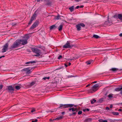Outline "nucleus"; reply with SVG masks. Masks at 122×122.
<instances>
[{"mask_svg": "<svg viewBox=\"0 0 122 122\" xmlns=\"http://www.w3.org/2000/svg\"><path fill=\"white\" fill-rule=\"evenodd\" d=\"M117 15H114V16H113V17L114 18H116V17H117Z\"/></svg>", "mask_w": 122, "mask_h": 122, "instance_id": "nucleus-44", "label": "nucleus"}, {"mask_svg": "<svg viewBox=\"0 0 122 122\" xmlns=\"http://www.w3.org/2000/svg\"><path fill=\"white\" fill-rule=\"evenodd\" d=\"M69 110L70 111L71 110L72 112H74L75 111L76 112L77 111V109L76 108H69Z\"/></svg>", "mask_w": 122, "mask_h": 122, "instance_id": "nucleus-13", "label": "nucleus"}, {"mask_svg": "<svg viewBox=\"0 0 122 122\" xmlns=\"http://www.w3.org/2000/svg\"><path fill=\"white\" fill-rule=\"evenodd\" d=\"M50 78V77H44L43 78V79L44 80H46V79H49Z\"/></svg>", "mask_w": 122, "mask_h": 122, "instance_id": "nucleus-32", "label": "nucleus"}, {"mask_svg": "<svg viewBox=\"0 0 122 122\" xmlns=\"http://www.w3.org/2000/svg\"><path fill=\"white\" fill-rule=\"evenodd\" d=\"M91 61H86V64L87 65H89L91 63Z\"/></svg>", "mask_w": 122, "mask_h": 122, "instance_id": "nucleus-31", "label": "nucleus"}, {"mask_svg": "<svg viewBox=\"0 0 122 122\" xmlns=\"http://www.w3.org/2000/svg\"><path fill=\"white\" fill-rule=\"evenodd\" d=\"M60 17V16H59L58 15L57 16H56L55 18L56 19H59Z\"/></svg>", "mask_w": 122, "mask_h": 122, "instance_id": "nucleus-35", "label": "nucleus"}, {"mask_svg": "<svg viewBox=\"0 0 122 122\" xmlns=\"http://www.w3.org/2000/svg\"><path fill=\"white\" fill-rule=\"evenodd\" d=\"M65 113V112H62V113H61V114L63 115Z\"/></svg>", "mask_w": 122, "mask_h": 122, "instance_id": "nucleus-52", "label": "nucleus"}, {"mask_svg": "<svg viewBox=\"0 0 122 122\" xmlns=\"http://www.w3.org/2000/svg\"><path fill=\"white\" fill-rule=\"evenodd\" d=\"M110 70L115 72L118 70V69L116 68H112Z\"/></svg>", "mask_w": 122, "mask_h": 122, "instance_id": "nucleus-16", "label": "nucleus"}, {"mask_svg": "<svg viewBox=\"0 0 122 122\" xmlns=\"http://www.w3.org/2000/svg\"><path fill=\"white\" fill-rule=\"evenodd\" d=\"M75 1L77 2H78L80 1L81 0H75Z\"/></svg>", "mask_w": 122, "mask_h": 122, "instance_id": "nucleus-53", "label": "nucleus"}, {"mask_svg": "<svg viewBox=\"0 0 122 122\" xmlns=\"http://www.w3.org/2000/svg\"><path fill=\"white\" fill-rule=\"evenodd\" d=\"M76 112H74L71 115H70L71 116V115H75L76 114Z\"/></svg>", "mask_w": 122, "mask_h": 122, "instance_id": "nucleus-41", "label": "nucleus"}, {"mask_svg": "<svg viewBox=\"0 0 122 122\" xmlns=\"http://www.w3.org/2000/svg\"><path fill=\"white\" fill-rule=\"evenodd\" d=\"M5 56H0V59L2 57H5Z\"/></svg>", "mask_w": 122, "mask_h": 122, "instance_id": "nucleus-50", "label": "nucleus"}, {"mask_svg": "<svg viewBox=\"0 0 122 122\" xmlns=\"http://www.w3.org/2000/svg\"><path fill=\"white\" fill-rule=\"evenodd\" d=\"M8 89L10 92H11L14 91L13 87L12 86H10L8 87Z\"/></svg>", "mask_w": 122, "mask_h": 122, "instance_id": "nucleus-12", "label": "nucleus"}, {"mask_svg": "<svg viewBox=\"0 0 122 122\" xmlns=\"http://www.w3.org/2000/svg\"><path fill=\"white\" fill-rule=\"evenodd\" d=\"M35 109H33L31 111V112H35Z\"/></svg>", "mask_w": 122, "mask_h": 122, "instance_id": "nucleus-40", "label": "nucleus"}, {"mask_svg": "<svg viewBox=\"0 0 122 122\" xmlns=\"http://www.w3.org/2000/svg\"><path fill=\"white\" fill-rule=\"evenodd\" d=\"M62 56L61 55H60L58 57V59H60L61 58H62Z\"/></svg>", "mask_w": 122, "mask_h": 122, "instance_id": "nucleus-37", "label": "nucleus"}, {"mask_svg": "<svg viewBox=\"0 0 122 122\" xmlns=\"http://www.w3.org/2000/svg\"><path fill=\"white\" fill-rule=\"evenodd\" d=\"M73 76H69V77H73Z\"/></svg>", "mask_w": 122, "mask_h": 122, "instance_id": "nucleus-59", "label": "nucleus"}, {"mask_svg": "<svg viewBox=\"0 0 122 122\" xmlns=\"http://www.w3.org/2000/svg\"><path fill=\"white\" fill-rule=\"evenodd\" d=\"M65 66L66 67L67 66V65L66 64H65Z\"/></svg>", "mask_w": 122, "mask_h": 122, "instance_id": "nucleus-55", "label": "nucleus"}, {"mask_svg": "<svg viewBox=\"0 0 122 122\" xmlns=\"http://www.w3.org/2000/svg\"><path fill=\"white\" fill-rule=\"evenodd\" d=\"M63 26V25H61L58 28V30L59 31H61L62 30Z\"/></svg>", "mask_w": 122, "mask_h": 122, "instance_id": "nucleus-18", "label": "nucleus"}, {"mask_svg": "<svg viewBox=\"0 0 122 122\" xmlns=\"http://www.w3.org/2000/svg\"><path fill=\"white\" fill-rule=\"evenodd\" d=\"M93 37L96 38H98L99 37L97 35H94L93 36Z\"/></svg>", "mask_w": 122, "mask_h": 122, "instance_id": "nucleus-29", "label": "nucleus"}, {"mask_svg": "<svg viewBox=\"0 0 122 122\" xmlns=\"http://www.w3.org/2000/svg\"><path fill=\"white\" fill-rule=\"evenodd\" d=\"M63 117L62 116H60L59 117H58L55 119V120H60L61 119H62Z\"/></svg>", "mask_w": 122, "mask_h": 122, "instance_id": "nucleus-24", "label": "nucleus"}, {"mask_svg": "<svg viewBox=\"0 0 122 122\" xmlns=\"http://www.w3.org/2000/svg\"><path fill=\"white\" fill-rule=\"evenodd\" d=\"M118 18L120 20H122V15L121 14H119L118 15Z\"/></svg>", "mask_w": 122, "mask_h": 122, "instance_id": "nucleus-19", "label": "nucleus"}, {"mask_svg": "<svg viewBox=\"0 0 122 122\" xmlns=\"http://www.w3.org/2000/svg\"><path fill=\"white\" fill-rule=\"evenodd\" d=\"M103 101V99H101L99 100L98 101L99 103H101Z\"/></svg>", "mask_w": 122, "mask_h": 122, "instance_id": "nucleus-33", "label": "nucleus"}, {"mask_svg": "<svg viewBox=\"0 0 122 122\" xmlns=\"http://www.w3.org/2000/svg\"><path fill=\"white\" fill-rule=\"evenodd\" d=\"M120 94L122 95V87H121V90Z\"/></svg>", "mask_w": 122, "mask_h": 122, "instance_id": "nucleus-43", "label": "nucleus"}, {"mask_svg": "<svg viewBox=\"0 0 122 122\" xmlns=\"http://www.w3.org/2000/svg\"><path fill=\"white\" fill-rule=\"evenodd\" d=\"M83 6H81L80 7L81 8H83Z\"/></svg>", "mask_w": 122, "mask_h": 122, "instance_id": "nucleus-56", "label": "nucleus"}, {"mask_svg": "<svg viewBox=\"0 0 122 122\" xmlns=\"http://www.w3.org/2000/svg\"><path fill=\"white\" fill-rule=\"evenodd\" d=\"M8 43H6L3 46V48L2 49V52L4 53L6 52L8 50Z\"/></svg>", "mask_w": 122, "mask_h": 122, "instance_id": "nucleus-8", "label": "nucleus"}, {"mask_svg": "<svg viewBox=\"0 0 122 122\" xmlns=\"http://www.w3.org/2000/svg\"><path fill=\"white\" fill-rule=\"evenodd\" d=\"M90 84H88L86 86V87H87L88 86H90Z\"/></svg>", "mask_w": 122, "mask_h": 122, "instance_id": "nucleus-48", "label": "nucleus"}, {"mask_svg": "<svg viewBox=\"0 0 122 122\" xmlns=\"http://www.w3.org/2000/svg\"><path fill=\"white\" fill-rule=\"evenodd\" d=\"M99 122H107V121L106 120H104L102 119H100L98 120Z\"/></svg>", "mask_w": 122, "mask_h": 122, "instance_id": "nucleus-23", "label": "nucleus"}, {"mask_svg": "<svg viewBox=\"0 0 122 122\" xmlns=\"http://www.w3.org/2000/svg\"><path fill=\"white\" fill-rule=\"evenodd\" d=\"M96 102V100L93 99L91 101V104H93Z\"/></svg>", "mask_w": 122, "mask_h": 122, "instance_id": "nucleus-28", "label": "nucleus"}, {"mask_svg": "<svg viewBox=\"0 0 122 122\" xmlns=\"http://www.w3.org/2000/svg\"><path fill=\"white\" fill-rule=\"evenodd\" d=\"M112 113L114 115H118L119 114V113L117 112H113Z\"/></svg>", "mask_w": 122, "mask_h": 122, "instance_id": "nucleus-25", "label": "nucleus"}, {"mask_svg": "<svg viewBox=\"0 0 122 122\" xmlns=\"http://www.w3.org/2000/svg\"><path fill=\"white\" fill-rule=\"evenodd\" d=\"M49 120L51 121H52V120L51 119H50Z\"/></svg>", "mask_w": 122, "mask_h": 122, "instance_id": "nucleus-60", "label": "nucleus"}, {"mask_svg": "<svg viewBox=\"0 0 122 122\" xmlns=\"http://www.w3.org/2000/svg\"><path fill=\"white\" fill-rule=\"evenodd\" d=\"M71 63H69L68 64V65L69 66H70L71 65Z\"/></svg>", "mask_w": 122, "mask_h": 122, "instance_id": "nucleus-57", "label": "nucleus"}, {"mask_svg": "<svg viewBox=\"0 0 122 122\" xmlns=\"http://www.w3.org/2000/svg\"><path fill=\"white\" fill-rule=\"evenodd\" d=\"M37 120L36 119L34 121H32V122H37Z\"/></svg>", "mask_w": 122, "mask_h": 122, "instance_id": "nucleus-39", "label": "nucleus"}, {"mask_svg": "<svg viewBox=\"0 0 122 122\" xmlns=\"http://www.w3.org/2000/svg\"><path fill=\"white\" fill-rule=\"evenodd\" d=\"M74 59H75V58L74 57H73V59H70V60L71 61V60H73Z\"/></svg>", "mask_w": 122, "mask_h": 122, "instance_id": "nucleus-58", "label": "nucleus"}, {"mask_svg": "<svg viewBox=\"0 0 122 122\" xmlns=\"http://www.w3.org/2000/svg\"><path fill=\"white\" fill-rule=\"evenodd\" d=\"M29 68H24L21 70V71H26L27 73H30V70Z\"/></svg>", "mask_w": 122, "mask_h": 122, "instance_id": "nucleus-11", "label": "nucleus"}, {"mask_svg": "<svg viewBox=\"0 0 122 122\" xmlns=\"http://www.w3.org/2000/svg\"><path fill=\"white\" fill-rule=\"evenodd\" d=\"M97 82V81H95L93 82H92V83H96Z\"/></svg>", "mask_w": 122, "mask_h": 122, "instance_id": "nucleus-54", "label": "nucleus"}, {"mask_svg": "<svg viewBox=\"0 0 122 122\" xmlns=\"http://www.w3.org/2000/svg\"><path fill=\"white\" fill-rule=\"evenodd\" d=\"M75 106V107H76V106Z\"/></svg>", "mask_w": 122, "mask_h": 122, "instance_id": "nucleus-62", "label": "nucleus"}, {"mask_svg": "<svg viewBox=\"0 0 122 122\" xmlns=\"http://www.w3.org/2000/svg\"><path fill=\"white\" fill-rule=\"evenodd\" d=\"M32 51L35 53L36 55L35 56H39L41 54V51L39 49L37 48H32Z\"/></svg>", "mask_w": 122, "mask_h": 122, "instance_id": "nucleus-4", "label": "nucleus"}, {"mask_svg": "<svg viewBox=\"0 0 122 122\" xmlns=\"http://www.w3.org/2000/svg\"><path fill=\"white\" fill-rule=\"evenodd\" d=\"M112 24V22L108 20L107 21H105L104 23L103 26H106L107 25H110Z\"/></svg>", "mask_w": 122, "mask_h": 122, "instance_id": "nucleus-9", "label": "nucleus"}, {"mask_svg": "<svg viewBox=\"0 0 122 122\" xmlns=\"http://www.w3.org/2000/svg\"><path fill=\"white\" fill-rule=\"evenodd\" d=\"M74 6H72L69 8V9L70 10L71 12H72L74 10Z\"/></svg>", "mask_w": 122, "mask_h": 122, "instance_id": "nucleus-20", "label": "nucleus"}, {"mask_svg": "<svg viewBox=\"0 0 122 122\" xmlns=\"http://www.w3.org/2000/svg\"><path fill=\"white\" fill-rule=\"evenodd\" d=\"M119 36H121V37H122V33H121V34H120V35H119Z\"/></svg>", "mask_w": 122, "mask_h": 122, "instance_id": "nucleus-51", "label": "nucleus"}, {"mask_svg": "<svg viewBox=\"0 0 122 122\" xmlns=\"http://www.w3.org/2000/svg\"><path fill=\"white\" fill-rule=\"evenodd\" d=\"M37 1H38V0H37Z\"/></svg>", "mask_w": 122, "mask_h": 122, "instance_id": "nucleus-63", "label": "nucleus"}, {"mask_svg": "<svg viewBox=\"0 0 122 122\" xmlns=\"http://www.w3.org/2000/svg\"><path fill=\"white\" fill-rule=\"evenodd\" d=\"M112 107H113L112 105H111L110 106V108H111Z\"/></svg>", "mask_w": 122, "mask_h": 122, "instance_id": "nucleus-47", "label": "nucleus"}, {"mask_svg": "<svg viewBox=\"0 0 122 122\" xmlns=\"http://www.w3.org/2000/svg\"><path fill=\"white\" fill-rule=\"evenodd\" d=\"M55 25H53L50 27V29L51 30H52L54 28H55Z\"/></svg>", "mask_w": 122, "mask_h": 122, "instance_id": "nucleus-22", "label": "nucleus"}, {"mask_svg": "<svg viewBox=\"0 0 122 122\" xmlns=\"http://www.w3.org/2000/svg\"><path fill=\"white\" fill-rule=\"evenodd\" d=\"M20 45V43L18 40H17L15 41L13 44L11 46L10 49L15 48L17 47Z\"/></svg>", "mask_w": 122, "mask_h": 122, "instance_id": "nucleus-5", "label": "nucleus"}, {"mask_svg": "<svg viewBox=\"0 0 122 122\" xmlns=\"http://www.w3.org/2000/svg\"><path fill=\"white\" fill-rule=\"evenodd\" d=\"M113 94H111L108 95V97L109 98H111L113 97Z\"/></svg>", "mask_w": 122, "mask_h": 122, "instance_id": "nucleus-27", "label": "nucleus"}, {"mask_svg": "<svg viewBox=\"0 0 122 122\" xmlns=\"http://www.w3.org/2000/svg\"><path fill=\"white\" fill-rule=\"evenodd\" d=\"M3 87L1 85H0V89H1Z\"/></svg>", "mask_w": 122, "mask_h": 122, "instance_id": "nucleus-42", "label": "nucleus"}, {"mask_svg": "<svg viewBox=\"0 0 122 122\" xmlns=\"http://www.w3.org/2000/svg\"><path fill=\"white\" fill-rule=\"evenodd\" d=\"M89 109L88 108L84 109L83 110V111L84 112H85L86 111H89Z\"/></svg>", "mask_w": 122, "mask_h": 122, "instance_id": "nucleus-36", "label": "nucleus"}, {"mask_svg": "<svg viewBox=\"0 0 122 122\" xmlns=\"http://www.w3.org/2000/svg\"><path fill=\"white\" fill-rule=\"evenodd\" d=\"M21 88V86H15V88L17 90H19Z\"/></svg>", "mask_w": 122, "mask_h": 122, "instance_id": "nucleus-26", "label": "nucleus"}, {"mask_svg": "<svg viewBox=\"0 0 122 122\" xmlns=\"http://www.w3.org/2000/svg\"><path fill=\"white\" fill-rule=\"evenodd\" d=\"M82 113V112L81 111H79L78 113V114L79 115L81 114Z\"/></svg>", "mask_w": 122, "mask_h": 122, "instance_id": "nucleus-38", "label": "nucleus"}, {"mask_svg": "<svg viewBox=\"0 0 122 122\" xmlns=\"http://www.w3.org/2000/svg\"><path fill=\"white\" fill-rule=\"evenodd\" d=\"M99 85L97 84H96L93 86L92 88V89L88 91L89 93H92L97 91L98 89Z\"/></svg>", "mask_w": 122, "mask_h": 122, "instance_id": "nucleus-3", "label": "nucleus"}, {"mask_svg": "<svg viewBox=\"0 0 122 122\" xmlns=\"http://www.w3.org/2000/svg\"><path fill=\"white\" fill-rule=\"evenodd\" d=\"M39 24V22L38 21H36L33 25L31 26V27H30V29H34Z\"/></svg>", "mask_w": 122, "mask_h": 122, "instance_id": "nucleus-10", "label": "nucleus"}, {"mask_svg": "<svg viewBox=\"0 0 122 122\" xmlns=\"http://www.w3.org/2000/svg\"><path fill=\"white\" fill-rule=\"evenodd\" d=\"M35 84V82H32L30 83V86H31L34 85Z\"/></svg>", "mask_w": 122, "mask_h": 122, "instance_id": "nucleus-30", "label": "nucleus"}, {"mask_svg": "<svg viewBox=\"0 0 122 122\" xmlns=\"http://www.w3.org/2000/svg\"><path fill=\"white\" fill-rule=\"evenodd\" d=\"M73 106L72 104H61L60 105V107L58 108L59 109H64L68 107H71Z\"/></svg>", "mask_w": 122, "mask_h": 122, "instance_id": "nucleus-1", "label": "nucleus"}, {"mask_svg": "<svg viewBox=\"0 0 122 122\" xmlns=\"http://www.w3.org/2000/svg\"><path fill=\"white\" fill-rule=\"evenodd\" d=\"M121 88H116L115 89V91L117 92H118L120 91H121Z\"/></svg>", "mask_w": 122, "mask_h": 122, "instance_id": "nucleus-21", "label": "nucleus"}, {"mask_svg": "<svg viewBox=\"0 0 122 122\" xmlns=\"http://www.w3.org/2000/svg\"><path fill=\"white\" fill-rule=\"evenodd\" d=\"M36 62V61H29V62H28L25 63L26 64H33V63H35Z\"/></svg>", "mask_w": 122, "mask_h": 122, "instance_id": "nucleus-17", "label": "nucleus"}, {"mask_svg": "<svg viewBox=\"0 0 122 122\" xmlns=\"http://www.w3.org/2000/svg\"><path fill=\"white\" fill-rule=\"evenodd\" d=\"M92 120V119L90 118H88L85 120V121L86 122H89L91 121Z\"/></svg>", "mask_w": 122, "mask_h": 122, "instance_id": "nucleus-14", "label": "nucleus"}, {"mask_svg": "<svg viewBox=\"0 0 122 122\" xmlns=\"http://www.w3.org/2000/svg\"><path fill=\"white\" fill-rule=\"evenodd\" d=\"M36 13H34L32 17L31 18V19H33V20L35 19L36 17Z\"/></svg>", "mask_w": 122, "mask_h": 122, "instance_id": "nucleus-15", "label": "nucleus"}, {"mask_svg": "<svg viewBox=\"0 0 122 122\" xmlns=\"http://www.w3.org/2000/svg\"><path fill=\"white\" fill-rule=\"evenodd\" d=\"M85 25L83 23L79 24L77 25L76 26L77 30L78 31H80L81 30V26L82 27H84Z\"/></svg>", "mask_w": 122, "mask_h": 122, "instance_id": "nucleus-6", "label": "nucleus"}, {"mask_svg": "<svg viewBox=\"0 0 122 122\" xmlns=\"http://www.w3.org/2000/svg\"><path fill=\"white\" fill-rule=\"evenodd\" d=\"M74 46V45H70L69 42L67 41L66 43L63 46V47L65 48H71Z\"/></svg>", "mask_w": 122, "mask_h": 122, "instance_id": "nucleus-7", "label": "nucleus"}, {"mask_svg": "<svg viewBox=\"0 0 122 122\" xmlns=\"http://www.w3.org/2000/svg\"><path fill=\"white\" fill-rule=\"evenodd\" d=\"M29 38V36L27 35H26L24 37V39L18 40L19 42L20 43V44H21L22 45H24L27 44V40Z\"/></svg>", "mask_w": 122, "mask_h": 122, "instance_id": "nucleus-2", "label": "nucleus"}, {"mask_svg": "<svg viewBox=\"0 0 122 122\" xmlns=\"http://www.w3.org/2000/svg\"><path fill=\"white\" fill-rule=\"evenodd\" d=\"M33 20V19H31L30 20L29 22V23H28V24L30 25V24L32 23V21Z\"/></svg>", "mask_w": 122, "mask_h": 122, "instance_id": "nucleus-34", "label": "nucleus"}, {"mask_svg": "<svg viewBox=\"0 0 122 122\" xmlns=\"http://www.w3.org/2000/svg\"><path fill=\"white\" fill-rule=\"evenodd\" d=\"M109 19V16H108V19H107L108 20Z\"/></svg>", "mask_w": 122, "mask_h": 122, "instance_id": "nucleus-61", "label": "nucleus"}, {"mask_svg": "<svg viewBox=\"0 0 122 122\" xmlns=\"http://www.w3.org/2000/svg\"><path fill=\"white\" fill-rule=\"evenodd\" d=\"M80 7V6H78L76 7V9H78Z\"/></svg>", "mask_w": 122, "mask_h": 122, "instance_id": "nucleus-46", "label": "nucleus"}, {"mask_svg": "<svg viewBox=\"0 0 122 122\" xmlns=\"http://www.w3.org/2000/svg\"><path fill=\"white\" fill-rule=\"evenodd\" d=\"M106 109L107 110H109V108L108 107H106Z\"/></svg>", "mask_w": 122, "mask_h": 122, "instance_id": "nucleus-45", "label": "nucleus"}, {"mask_svg": "<svg viewBox=\"0 0 122 122\" xmlns=\"http://www.w3.org/2000/svg\"><path fill=\"white\" fill-rule=\"evenodd\" d=\"M122 111V109H119L118 110V111Z\"/></svg>", "mask_w": 122, "mask_h": 122, "instance_id": "nucleus-49", "label": "nucleus"}]
</instances>
